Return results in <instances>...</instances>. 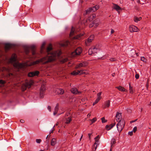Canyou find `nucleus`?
I'll list each match as a JSON object with an SVG mask.
<instances>
[{
    "label": "nucleus",
    "instance_id": "nucleus-1",
    "mask_svg": "<svg viewBox=\"0 0 151 151\" xmlns=\"http://www.w3.org/2000/svg\"><path fill=\"white\" fill-rule=\"evenodd\" d=\"M56 59V55L52 54L46 56L40 59V60H37L32 62V65H35L38 64L40 62H42L43 64H46L48 63L52 62Z\"/></svg>",
    "mask_w": 151,
    "mask_h": 151
},
{
    "label": "nucleus",
    "instance_id": "nucleus-2",
    "mask_svg": "<svg viewBox=\"0 0 151 151\" xmlns=\"http://www.w3.org/2000/svg\"><path fill=\"white\" fill-rule=\"evenodd\" d=\"M125 123L124 120L120 121L117 124V128L119 132H120L124 127Z\"/></svg>",
    "mask_w": 151,
    "mask_h": 151
},
{
    "label": "nucleus",
    "instance_id": "nucleus-3",
    "mask_svg": "<svg viewBox=\"0 0 151 151\" xmlns=\"http://www.w3.org/2000/svg\"><path fill=\"white\" fill-rule=\"evenodd\" d=\"M13 66L15 68L19 69L24 68L25 66V65L24 63L16 62L13 64Z\"/></svg>",
    "mask_w": 151,
    "mask_h": 151
},
{
    "label": "nucleus",
    "instance_id": "nucleus-4",
    "mask_svg": "<svg viewBox=\"0 0 151 151\" xmlns=\"http://www.w3.org/2000/svg\"><path fill=\"white\" fill-rule=\"evenodd\" d=\"M82 52V48L81 47H77L74 52L72 53L73 55H79Z\"/></svg>",
    "mask_w": 151,
    "mask_h": 151
},
{
    "label": "nucleus",
    "instance_id": "nucleus-5",
    "mask_svg": "<svg viewBox=\"0 0 151 151\" xmlns=\"http://www.w3.org/2000/svg\"><path fill=\"white\" fill-rule=\"evenodd\" d=\"M88 65V63L86 61H84L76 65L75 69H77L81 67H85Z\"/></svg>",
    "mask_w": 151,
    "mask_h": 151
},
{
    "label": "nucleus",
    "instance_id": "nucleus-6",
    "mask_svg": "<svg viewBox=\"0 0 151 151\" xmlns=\"http://www.w3.org/2000/svg\"><path fill=\"white\" fill-rule=\"evenodd\" d=\"M94 35H91L88 39L86 41L85 43L86 45H89L90 43L92 42V41L94 39Z\"/></svg>",
    "mask_w": 151,
    "mask_h": 151
},
{
    "label": "nucleus",
    "instance_id": "nucleus-7",
    "mask_svg": "<svg viewBox=\"0 0 151 151\" xmlns=\"http://www.w3.org/2000/svg\"><path fill=\"white\" fill-rule=\"evenodd\" d=\"M40 72L38 71H35L29 72L28 75L29 77H32L34 76H38Z\"/></svg>",
    "mask_w": 151,
    "mask_h": 151
},
{
    "label": "nucleus",
    "instance_id": "nucleus-8",
    "mask_svg": "<svg viewBox=\"0 0 151 151\" xmlns=\"http://www.w3.org/2000/svg\"><path fill=\"white\" fill-rule=\"evenodd\" d=\"M129 30L130 32H137L138 31V29L134 25L130 26L129 27Z\"/></svg>",
    "mask_w": 151,
    "mask_h": 151
},
{
    "label": "nucleus",
    "instance_id": "nucleus-9",
    "mask_svg": "<svg viewBox=\"0 0 151 151\" xmlns=\"http://www.w3.org/2000/svg\"><path fill=\"white\" fill-rule=\"evenodd\" d=\"M70 91L72 93L74 94H80L81 93V91H78L77 89L76 88H71L70 89Z\"/></svg>",
    "mask_w": 151,
    "mask_h": 151
},
{
    "label": "nucleus",
    "instance_id": "nucleus-10",
    "mask_svg": "<svg viewBox=\"0 0 151 151\" xmlns=\"http://www.w3.org/2000/svg\"><path fill=\"white\" fill-rule=\"evenodd\" d=\"M17 56L16 54L15 53L13 54L9 60L10 62L11 63H13L14 62H15L17 60Z\"/></svg>",
    "mask_w": 151,
    "mask_h": 151
},
{
    "label": "nucleus",
    "instance_id": "nucleus-11",
    "mask_svg": "<svg viewBox=\"0 0 151 151\" xmlns=\"http://www.w3.org/2000/svg\"><path fill=\"white\" fill-rule=\"evenodd\" d=\"M55 92L58 94L62 95L64 93V91L62 88H58L56 89Z\"/></svg>",
    "mask_w": 151,
    "mask_h": 151
},
{
    "label": "nucleus",
    "instance_id": "nucleus-12",
    "mask_svg": "<svg viewBox=\"0 0 151 151\" xmlns=\"http://www.w3.org/2000/svg\"><path fill=\"white\" fill-rule=\"evenodd\" d=\"M122 116L121 114L117 112L116 115V120L117 122H119L120 121L122 120Z\"/></svg>",
    "mask_w": 151,
    "mask_h": 151
},
{
    "label": "nucleus",
    "instance_id": "nucleus-13",
    "mask_svg": "<svg viewBox=\"0 0 151 151\" xmlns=\"http://www.w3.org/2000/svg\"><path fill=\"white\" fill-rule=\"evenodd\" d=\"M14 45L13 44L10 43H6L5 44V48L6 50H8L12 47Z\"/></svg>",
    "mask_w": 151,
    "mask_h": 151
},
{
    "label": "nucleus",
    "instance_id": "nucleus-14",
    "mask_svg": "<svg viewBox=\"0 0 151 151\" xmlns=\"http://www.w3.org/2000/svg\"><path fill=\"white\" fill-rule=\"evenodd\" d=\"M80 28L78 29L77 30H76L73 27H72L71 30L70 32V36H73L75 33H77V31L78 32L80 31Z\"/></svg>",
    "mask_w": 151,
    "mask_h": 151
},
{
    "label": "nucleus",
    "instance_id": "nucleus-15",
    "mask_svg": "<svg viewBox=\"0 0 151 151\" xmlns=\"http://www.w3.org/2000/svg\"><path fill=\"white\" fill-rule=\"evenodd\" d=\"M110 101L109 100H107L106 101L105 103V105L103 106L102 108L104 109H105L107 107H109L110 105Z\"/></svg>",
    "mask_w": 151,
    "mask_h": 151
},
{
    "label": "nucleus",
    "instance_id": "nucleus-16",
    "mask_svg": "<svg viewBox=\"0 0 151 151\" xmlns=\"http://www.w3.org/2000/svg\"><path fill=\"white\" fill-rule=\"evenodd\" d=\"M115 125V123L109 125H106L105 128L107 130H109L111 129Z\"/></svg>",
    "mask_w": 151,
    "mask_h": 151
},
{
    "label": "nucleus",
    "instance_id": "nucleus-17",
    "mask_svg": "<svg viewBox=\"0 0 151 151\" xmlns=\"http://www.w3.org/2000/svg\"><path fill=\"white\" fill-rule=\"evenodd\" d=\"M113 9H115L116 11L118 12L119 10H121L122 8L119 5L115 4H113Z\"/></svg>",
    "mask_w": 151,
    "mask_h": 151
},
{
    "label": "nucleus",
    "instance_id": "nucleus-18",
    "mask_svg": "<svg viewBox=\"0 0 151 151\" xmlns=\"http://www.w3.org/2000/svg\"><path fill=\"white\" fill-rule=\"evenodd\" d=\"M35 48V47L34 45H32L30 47V48L32 51V54L33 55H35L36 54Z\"/></svg>",
    "mask_w": 151,
    "mask_h": 151
},
{
    "label": "nucleus",
    "instance_id": "nucleus-19",
    "mask_svg": "<svg viewBox=\"0 0 151 151\" xmlns=\"http://www.w3.org/2000/svg\"><path fill=\"white\" fill-rule=\"evenodd\" d=\"M100 22V20L99 19H96L94 20V27H97L99 25Z\"/></svg>",
    "mask_w": 151,
    "mask_h": 151
},
{
    "label": "nucleus",
    "instance_id": "nucleus-20",
    "mask_svg": "<svg viewBox=\"0 0 151 151\" xmlns=\"http://www.w3.org/2000/svg\"><path fill=\"white\" fill-rule=\"evenodd\" d=\"M27 88H30L31 86L32 85L33 82L32 81H29V82H26L25 83Z\"/></svg>",
    "mask_w": 151,
    "mask_h": 151
},
{
    "label": "nucleus",
    "instance_id": "nucleus-21",
    "mask_svg": "<svg viewBox=\"0 0 151 151\" xmlns=\"http://www.w3.org/2000/svg\"><path fill=\"white\" fill-rule=\"evenodd\" d=\"M116 88H117L119 91H121L122 92L125 91V89L123 87L121 86L116 87Z\"/></svg>",
    "mask_w": 151,
    "mask_h": 151
},
{
    "label": "nucleus",
    "instance_id": "nucleus-22",
    "mask_svg": "<svg viewBox=\"0 0 151 151\" xmlns=\"http://www.w3.org/2000/svg\"><path fill=\"white\" fill-rule=\"evenodd\" d=\"M97 146V144L95 143L92 147V150L93 151H95Z\"/></svg>",
    "mask_w": 151,
    "mask_h": 151
},
{
    "label": "nucleus",
    "instance_id": "nucleus-23",
    "mask_svg": "<svg viewBox=\"0 0 151 151\" xmlns=\"http://www.w3.org/2000/svg\"><path fill=\"white\" fill-rule=\"evenodd\" d=\"M79 75H80L83 74H86L87 73V72L84 71V70H78Z\"/></svg>",
    "mask_w": 151,
    "mask_h": 151
},
{
    "label": "nucleus",
    "instance_id": "nucleus-24",
    "mask_svg": "<svg viewBox=\"0 0 151 151\" xmlns=\"http://www.w3.org/2000/svg\"><path fill=\"white\" fill-rule=\"evenodd\" d=\"M93 49L94 54L95 53H97L99 51V49L96 48L95 46L93 47Z\"/></svg>",
    "mask_w": 151,
    "mask_h": 151
},
{
    "label": "nucleus",
    "instance_id": "nucleus-25",
    "mask_svg": "<svg viewBox=\"0 0 151 151\" xmlns=\"http://www.w3.org/2000/svg\"><path fill=\"white\" fill-rule=\"evenodd\" d=\"M56 143V139L55 138H52V139L51 144L52 146H54Z\"/></svg>",
    "mask_w": 151,
    "mask_h": 151
},
{
    "label": "nucleus",
    "instance_id": "nucleus-26",
    "mask_svg": "<svg viewBox=\"0 0 151 151\" xmlns=\"http://www.w3.org/2000/svg\"><path fill=\"white\" fill-rule=\"evenodd\" d=\"M116 140L114 138H112L111 139V147L112 148L113 147V145L114 144H115L116 143Z\"/></svg>",
    "mask_w": 151,
    "mask_h": 151
},
{
    "label": "nucleus",
    "instance_id": "nucleus-27",
    "mask_svg": "<svg viewBox=\"0 0 151 151\" xmlns=\"http://www.w3.org/2000/svg\"><path fill=\"white\" fill-rule=\"evenodd\" d=\"M6 83V81L0 79V87H1Z\"/></svg>",
    "mask_w": 151,
    "mask_h": 151
},
{
    "label": "nucleus",
    "instance_id": "nucleus-28",
    "mask_svg": "<svg viewBox=\"0 0 151 151\" xmlns=\"http://www.w3.org/2000/svg\"><path fill=\"white\" fill-rule=\"evenodd\" d=\"M100 138V136L99 135H97L94 139L95 142L96 143H98L99 142V140Z\"/></svg>",
    "mask_w": 151,
    "mask_h": 151
},
{
    "label": "nucleus",
    "instance_id": "nucleus-29",
    "mask_svg": "<svg viewBox=\"0 0 151 151\" xmlns=\"http://www.w3.org/2000/svg\"><path fill=\"white\" fill-rule=\"evenodd\" d=\"M52 49V45L50 44L49 46L47 48V52H49Z\"/></svg>",
    "mask_w": 151,
    "mask_h": 151
},
{
    "label": "nucleus",
    "instance_id": "nucleus-30",
    "mask_svg": "<svg viewBox=\"0 0 151 151\" xmlns=\"http://www.w3.org/2000/svg\"><path fill=\"white\" fill-rule=\"evenodd\" d=\"M88 53L89 55H92L93 54H94L93 51V48H90L88 50Z\"/></svg>",
    "mask_w": 151,
    "mask_h": 151
},
{
    "label": "nucleus",
    "instance_id": "nucleus-31",
    "mask_svg": "<svg viewBox=\"0 0 151 151\" xmlns=\"http://www.w3.org/2000/svg\"><path fill=\"white\" fill-rule=\"evenodd\" d=\"M71 120V118L70 117H69L66 119V121L65 122V123L66 124H68L70 122Z\"/></svg>",
    "mask_w": 151,
    "mask_h": 151
},
{
    "label": "nucleus",
    "instance_id": "nucleus-32",
    "mask_svg": "<svg viewBox=\"0 0 151 151\" xmlns=\"http://www.w3.org/2000/svg\"><path fill=\"white\" fill-rule=\"evenodd\" d=\"M27 87L25 84H23L22 86V89L23 91H24L27 89Z\"/></svg>",
    "mask_w": 151,
    "mask_h": 151
},
{
    "label": "nucleus",
    "instance_id": "nucleus-33",
    "mask_svg": "<svg viewBox=\"0 0 151 151\" xmlns=\"http://www.w3.org/2000/svg\"><path fill=\"white\" fill-rule=\"evenodd\" d=\"M129 92L130 93H133V91L132 90V87L131 86V84L130 83H129Z\"/></svg>",
    "mask_w": 151,
    "mask_h": 151
},
{
    "label": "nucleus",
    "instance_id": "nucleus-34",
    "mask_svg": "<svg viewBox=\"0 0 151 151\" xmlns=\"http://www.w3.org/2000/svg\"><path fill=\"white\" fill-rule=\"evenodd\" d=\"M71 74L74 76H76L77 75H79L78 71V70L76 72V70H74L71 73Z\"/></svg>",
    "mask_w": 151,
    "mask_h": 151
},
{
    "label": "nucleus",
    "instance_id": "nucleus-35",
    "mask_svg": "<svg viewBox=\"0 0 151 151\" xmlns=\"http://www.w3.org/2000/svg\"><path fill=\"white\" fill-rule=\"evenodd\" d=\"M141 60L145 63H147V60L144 57H142L141 58Z\"/></svg>",
    "mask_w": 151,
    "mask_h": 151
},
{
    "label": "nucleus",
    "instance_id": "nucleus-36",
    "mask_svg": "<svg viewBox=\"0 0 151 151\" xmlns=\"http://www.w3.org/2000/svg\"><path fill=\"white\" fill-rule=\"evenodd\" d=\"M132 51H133V52H132L133 53H134V55H132V57H134V56L136 54L137 56H138V53H137L136 52V51L135 50H132Z\"/></svg>",
    "mask_w": 151,
    "mask_h": 151
},
{
    "label": "nucleus",
    "instance_id": "nucleus-37",
    "mask_svg": "<svg viewBox=\"0 0 151 151\" xmlns=\"http://www.w3.org/2000/svg\"><path fill=\"white\" fill-rule=\"evenodd\" d=\"M68 60V59L67 58H65L62 59L61 60L60 62L61 63H63L67 62Z\"/></svg>",
    "mask_w": 151,
    "mask_h": 151
},
{
    "label": "nucleus",
    "instance_id": "nucleus-38",
    "mask_svg": "<svg viewBox=\"0 0 151 151\" xmlns=\"http://www.w3.org/2000/svg\"><path fill=\"white\" fill-rule=\"evenodd\" d=\"M58 108H57V107H55L54 109V111L53 112V114L54 115H55L56 114L58 110Z\"/></svg>",
    "mask_w": 151,
    "mask_h": 151
},
{
    "label": "nucleus",
    "instance_id": "nucleus-39",
    "mask_svg": "<svg viewBox=\"0 0 151 151\" xmlns=\"http://www.w3.org/2000/svg\"><path fill=\"white\" fill-rule=\"evenodd\" d=\"M91 10V9L90 8H89L88 9H87V10L86 11V14H88L91 12H92Z\"/></svg>",
    "mask_w": 151,
    "mask_h": 151
},
{
    "label": "nucleus",
    "instance_id": "nucleus-40",
    "mask_svg": "<svg viewBox=\"0 0 151 151\" xmlns=\"http://www.w3.org/2000/svg\"><path fill=\"white\" fill-rule=\"evenodd\" d=\"M101 93L102 92H101L97 93V98H98L99 99H101Z\"/></svg>",
    "mask_w": 151,
    "mask_h": 151
},
{
    "label": "nucleus",
    "instance_id": "nucleus-41",
    "mask_svg": "<svg viewBox=\"0 0 151 151\" xmlns=\"http://www.w3.org/2000/svg\"><path fill=\"white\" fill-rule=\"evenodd\" d=\"M83 35V34H79V35H77L75 37V38L76 39H79V38Z\"/></svg>",
    "mask_w": 151,
    "mask_h": 151
},
{
    "label": "nucleus",
    "instance_id": "nucleus-42",
    "mask_svg": "<svg viewBox=\"0 0 151 151\" xmlns=\"http://www.w3.org/2000/svg\"><path fill=\"white\" fill-rule=\"evenodd\" d=\"M90 120L91 121V124H92L95 122L97 120V119L96 117H95L92 119Z\"/></svg>",
    "mask_w": 151,
    "mask_h": 151
},
{
    "label": "nucleus",
    "instance_id": "nucleus-43",
    "mask_svg": "<svg viewBox=\"0 0 151 151\" xmlns=\"http://www.w3.org/2000/svg\"><path fill=\"white\" fill-rule=\"evenodd\" d=\"M102 122V123H104L107 122V120L105 119L104 117H103L101 118Z\"/></svg>",
    "mask_w": 151,
    "mask_h": 151
},
{
    "label": "nucleus",
    "instance_id": "nucleus-44",
    "mask_svg": "<svg viewBox=\"0 0 151 151\" xmlns=\"http://www.w3.org/2000/svg\"><path fill=\"white\" fill-rule=\"evenodd\" d=\"M45 88L44 87V86H42L40 89V91H42V92H43L44 91H45Z\"/></svg>",
    "mask_w": 151,
    "mask_h": 151
},
{
    "label": "nucleus",
    "instance_id": "nucleus-45",
    "mask_svg": "<svg viewBox=\"0 0 151 151\" xmlns=\"http://www.w3.org/2000/svg\"><path fill=\"white\" fill-rule=\"evenodd\" d=\"M134 20L135 22H137L138 21L140 20L139 18H138L137 17H135L134 18Z\"/></svg>",
    "mask_w": 151,
    "mask_h": 151
},
{
    "label": "nucleus",
    "instance_id": "nucleus-46",
    "mask_svg": "<svg viewBox=\"0 0 151 151\" xmlns=\"http://www.w3.org/2000/svg\"><path fill=\"white\" fill-rule=\"evenodd\" d=\"M87 19L88 20V21H89V22H91L93 20V19L91 17V16H90L88 17Z\"/></svg>",
    "mask_w": 151,
    "mask_h": 151
},
{
    "label": "nucleus",
    "instance_id": "nucleus-47",
    "mask_svg": "<svg viewBox=\"0 0 151 151\" xmlns=\"http://www.w3.org/2000/svg\"><path fill=\"white\" fill-rule=\"evenodd\" d=\"M36 141L37 143L40 144L42 140L40 139H36Z\"/></svg>",
    "mask_w": 151,
    "mask_h": 151
},
{
    "label": "nucleus",
    "instance_id": "nucleus-48",
    "mask_svg": "<svg viewBox=\"0 0 151 151\" xmlns=\"http://www.w3.org/2000/svg\"><path fill=\"white\" fill-rule=\"evenodd\" d=\"M90 8L91 9V10L92 12H95L96 10L95 7H94V6L92 7H91Z\"/></svg>",
    "mask_w": 151,
    "mask_h": 151
},
{
    "label": "nucleus",
    "instance_id": "nucleus-49",
    "mask_svg": "<svg viewBox=\"0 0 151 151\" xmlns=\"http://www.w3.org/2000/svg\"><path fill=\"white\" fill-rule=\"evenodd\" d=\"M94 21H93V22L92 23H90L89 24V27H92L93 26H94Z\"/></svg>",
    "mask_w": 151,
    "mask_h": 151
},
{
    "label": "nucleus",
    "instance_id": "nucleus-50",
    "mask_svg": "<svg viewBox=\"0 0 151 151\" xmlns=\"http://www.w3.org/2000/svg\"><path fill=\"white\" fill-rule=\"evenodd\" d=\"M88 20L87 19L86 20H83V24L85 25H86V24H87V23H88Z\"/></svg>",
    "mask_w": 151,
    "mask_h": 151
},
{
    "label": "nucleus",
    "instance_id": "nucleus-51",
    "mask_svg": "<svg viewBox=\"0 0 151 151\" xmlns=\"http://www.w3.org/2000/svg\"><path fill=\"white\" fill-rule=\"evenodd\" d=\"M40 96L41 98H43V92L42 91H40Z\"/></svg>",
    "mask_w": 151,
    "mask_h": 151
},
{
    "label": "nucleus",
    "instance_id": "nucleus-52",
    "mask_svg": "<svg viewBox=\"0 0 151 151\" xmlns=\"http://www.w3.org/2000/svg\"><path fill=\"white\" fill-rule=\"evenodd\" d=\"M110 60L112 62L115 61H116V59L114 58H111L110 59Z\"/></svg>",
    "mask_w": 151,
    "mask_h": 151
},
{
    "label": "nucleus",
    "instance_id": "nucleus-53",
    "mask_svg": "<svg viewBox=\"0 0 151 151\" xmlns=\"http://www.w3.org/2000/svg\"><path fill=\"white\" fill-rule=\"evenodd\" d=\"M135 77L136 79H138L139 78V75L138 74H136L135 75Z\"/></svg>",
    "mask_w": 151,
    "mask_h": 151
},
{
    "label": "nucleus",
    "instance_id": "nucleus-54",
    "mask_svg": "<svg viewBox=\"0 0 151 151\" xmlns=\"http://www.w3.org/2000/svg\"><path fill=\"white\" fill-rule=\"evenodd\" d=\"M137 128L136 127H134L133 129V131L135 132L137 130Z\"/></svg>",
    "mask_w": 151,
    "mask_h": 151
},
{
    "label": "nucleus",
    "instance_id": "nucleus-55",
    "mask_svg": "<svg viewBox=\"0 0 151 151\" xmlns=\"http://www.w3.org/2000/svg\"><path fill=\"white\" fill-rule=\"evenodd\" d=\"M100 100V99L98 98H97L95 101V103L97 104Z\"/></svg>",
    "mask_w": 151,
    "mask_h": 151
},
{
    "label": "nucleus",
    "instance_id": "nucleus-56",
    "mask_svg": "<svg viewBox=\"0 0 151 151\" xmlns=\"http://www.w3.org/2000/svg\"><path fill=\"white\" fill-rule=\"evenodd\" d=\"M128 134L130 136H132L133 135V131L131 132H129L128 133Z\"/></svg>",
    "mask_w": 151,
    "mask_h": 151
},
{
    "label": "nucleus",
    "instance_id": "nucleus-57",
    "mask_svg": "<svg viewBox=\"0 0 151 151\" xmlns=\"http://www.w3.org/2000/svg\"><path fill=\"white\" fill-rule=\"evenodd\" d=\"M54 127H55V126H54L53 127L52 129H51V130L50 131V134L51 133H53V131L55 130V129H54Z\"/></svg>",
    "mask_w": 151,
    "mask_h": 151
},
{
    "label": "nucleus",
    "instance_id": "nucleus-58",
    "mask_svg": "<svg viewBox=\"0 0 151 151\" xmlns=\"http://www.w3.org/2000/svg\"><path fill=\"white\" fill-rule=\"evenodd\" d=\"M45 42H44L42 44V46H41V48L42 49L44 48V46H45Z\"/></svg>",
    "mask_w": 151,
    "mask_h": 151
},
{
    "label": "nucleus",
    "instance_id": "nucleus-59",
    "mask_svg": "<svg viewBox=\"0 0 151 151\" xmlns=\"http://www.w3.org/2000/svg\"><path fill=\"white\" fill-rule=\"evenodd\" d=\"M94 7H95V8H96V10L98 9L99 8V5H96V6H94Z\"/></svg>",
    "mask_w": 151,
    "mask_h": 151
},
{
    "label": "nucleus",
    "instance_id": "nucleus-60",
    "mask_svg": "<svg viewBox=\"0 0 151 151\" xmlns=\"http://www.w3.org/2000/svg\"><path fill=\"white\" fill-rule=\"evenodd\" d=\"M48 109L50 111H51V107L50 106H48L47 107Z\"/></svg>",
    "mask_w": 151,
    "mask_h": 151
},
{
    "label": "nucleus",
    "instance_id": "nucleus-61",
    "mask_svg": "<svg viewBox=\"0 0 151 151\" xmlns=\"http://www.w3.org/2000/svg\"><path fill=\"white\" fill-rule=\"evenodd\" d=\"M29 52V50L28 49H26V53L27 54H28Z\"/></svg>",
    "mask_w": 151,
    "mask_h": 151
},
{
    "label": "nucleus",
    "instance_id": "nucleus-62",
    "mask_svg": "<svg viewBox=\"0 0 151 151\" xmlns=\"http://www.w3.org/2000/svg\"><path fill=\"white\" fill-rule=\"evenodd\" d=\"M90 16H91V17L93 19L95 17H96V16L95 15H91Z\"/></svg>",
    "mask_w": 151,
    "mask_h": 151
},
{
    "label": "nucleus",
    "instance_id": "nucleus-63",
    "mask_svg": "<svg viewBox=\"0 0 151 151\" xmlns=\"http://www.w3.org/2000/svg\"><path fill=\"white\" fill-rule=\"evenodd\" d=\"M20 122L22 123H24L25 122V121L23 119H21L20 120Z\"/></svg>",
    "mask_w": 151,
    "mask_h": 151
},
{
    "label": "nucleus",
    "instance_id": "nucleus-64",
    "mask_svg": "<svg viewBox=\"0 0 151 151\" xmlns=\"http://www.w3.org/2000/svg\"><path fill=\"white\" fill-rule=\"evenodd\" d=\"M114 32V31L113 29H111V34H112Z\"/></svg>",
    "mask_w": 151,
    "mask_h": 151
}]
</instances>
